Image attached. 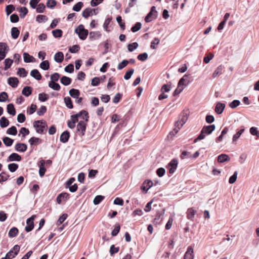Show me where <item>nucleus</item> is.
Listing matches in <instances>:
<instances>
[{
	"mask_svg": "<svg viewBox=\"0 0 259 259\" xmlns=\"http://www.w3.org/2000/svg\"><path fill=\"white\" fill-rule=\"evenodd\" d=\"M45 5L42 3H40L38 5L37 8H36V12L37 13H43L45 10Z\"/></svg>",
	"mask_w": 259,
	"mask_h": 259,
	"instance_id": "obj_64",
	"label": "nucleus"
},
{
	"mask_svg": "<svg viewBox=\"0 0 259 259\" xmlns=\"http://www.w3.org/2000/svg\"><path fill=\"white\" fill-rule=\"evenodd\" d=\"M83 5V4L82 2H78L77 4H76L73 7L72 9L73 11H75L76 12H79L82 8Z\"/></svg>",
	"mask_w": 259,
	"mask_h": 259,
	"instance_id": "obj_48",
	"label": "nucleus"
},
{
	"mask_svg": "<svg viewBox=\"0 0 259 259\" xmlns=\"http://www.w3.org/2000/svg\"><path fill=\"white\" fill-rule=\"evenodd\" d=\"M69 95L73 98H76L80 95V92L78 90L72 89L69 91Z\"/></svg>",
	"mask_w": 259,
	"mask_h": 259,
	"instance_id": "obj_32",
	"label": "nucleus"
},
{
	"mask_svg": "<svg viewBox=\"0 0 259 259\" xmlns=\"http://www.w3.org/2000/svg\"><path fill=\"white\" fill-rule=\"evenodd\" d=\"M49 99V95L46 93H40L38 95V100L41 102H45Z\"/></svg>",
	"mask_w": 259,
	"mask_h": 259,
	"instance_id": "obj_41",
	"label": "nucleus"
},
{
	"mask_svg": "<svg viewBox=\"0 0 259 259\" xmlns=\"http://www.w3.org/2000/svg\"><path fill=\"white\" fill-rule=\"evenodd\" d=\"M13 62V61L12 59H10L9 58L5 59L4 63H5V70H7L9 68H10Z\"/></svg>",
	"mask_w": 259,
	"mask_h": 259,
	"instance_id": "obj_40",
	"label": "nucleus"
},
{
	"mask_svg": "<svg viewBox=\"0 0 259 259\" xmlns=\"http://www.w3.org/2000/svg\"><path fill=\"white\" fill-rule=\"evenodd\" d=\"M37 108V106L32 104L30 107L27 109V112L29 114H32L35 112Z\"/></svg>",
	"mask_w": 259,
	"mask_h": 259,
	"instance_id": "obj_49",
	"label": "nucleus"
},
{
	"mask_svg": "<svg viewBox=\"0 0 259 259\" xmlns=\"http://www.w3.org/2000/svg\"><path fill=\"white\" fill-rule=\"evenodd\" d=\"M47 112V107L45 106H41L37 111L39 116H42Z\"/></svg>",
	"mask_w": 259,
	"mask_h": 259,
	"instance_id": "obj_51",
	"label": "nucleus"
},
{
	"mask_svg": "<svg viewBox=\"0 0 259 259\" xmlns=\"http://www.w3.org/2000/svg\"><path fill=\"white\" fill-rule=\"evenodd\" d=\"M120 229V227L119 224H116L115 226L114 230L112 231L111 234L113 236H116L119 233Z\"/></svg>",
	"mask_w": 259,
	"mask_h": 259,
	"instance_id": "obj_61",
	"label": "nucleus"
},
{
	"mask_svg": "<svg viewBox=\"0 0 259 259\" xmlns=\"http://www.w3.org/2000/svg\"><path fill=\"white\" fill-rule=\"evenodd\" d=\"M160 42V40L158 38L155 37L151 42L150 48L152 49H156L157 48L156 45H158Z\"/></svg>",
	"mask_w": 259,
	"mask_h": 259,
	"instance_id": "obj_42",
	"label": "nucleus"
},
{
	"mask_svg": "<svg viewBox=\"0 0 259 259\" xmlns=\"http://www.w3.org/2000/svg\"><path fill=\"white\" fill-rule=\"evenodd\" d=\"M19 34L20 31L17 27H14L11 29V35L13 38H17Z\"/></svg>",
	"mask_w": 259,
	"mask_h": 259,
	"instance_id": "obj_30",
	"label": "nucleus"
},
{
	"mask_svg": "<svg viewBox=\"0 0 259 259\" xmlns=\"http://www.w3.org/2000/svg\"><path fill=\"white\" fill-rule=\"evenodd\" d=\"M230 159L229 156L225 154H222L218 157V161L220 163L229 161Z\"/></svg>",
	"mask_w": 259,
	"mask_h": 259,
	"instance_id": "obj_24",
	"label": "nucleus"
},
{
	"mask_svg": "<svg viewBox=\"0 0 259 259\" xmlns=\"http://www.w3.org/2000/svg\"><path fill=\"white\" fill-rule=\"evenodd\" d=\"M32 88L30 87L26 86L23 88L22 93L25 96L28 97L32 94Z\"/></svg>",
	"mask_w": 259,
	"mask_h": 259,
	"instance_id": "obj_27",
	"label": "nucleus"
},
{
	"mask_svg": "<svg viewBox=\"0 0 259 259\" xmlns=\"http://www.w3.org/2000/svg\"><path fill=\"white\" fill-rule=\"evenodd\" d=\"M196 213V210H195L193 207L188 208L187 211V219L190 220H193Z\"/></svg>",
	"mask_w": 259,
	"mask_h": 259,
	"instance_id": "obj_17",
	"label": "nucleus"
},
{
	"mask_svg": "<svg viewBox=\"0 0 259 259\" xmlns=\"http://www.w3.org/2000/svg\"><path fill=\"white\" fill-rule=\"evenodd\" d=\"M15 10V7L12 5H9L7 6L6 8V12L7 15H10L11 13L13 12Z\"/></svg>",
	"mask_w": 259,
	"mask_h": 259,
	"instance_id": "obj_57",
	"label": "nucleus"
},
{
	"mask_svg": "<svg viewBox=\"0 0 259 259\" xmlns=\"http://www.w3.org/2000/svg\"><path fill=\"white\" fill-rule=\"evenodd\" d=\"M71 80H72L70 78L65 76H63L61 77L60 79V82L64 85H68L71 83Z\"/></svg>",
	"mask_w": 259,
	"mask_h": 259,
	"instance_id": "obj_29",
	"label": "nucleus"
},
{
	"mask_svg": "<svg viewBox=\"0 0 259 259\" xmlns=\"http://www.w3.org/2000/svg\"><path fill=\"white\" fill-rule=\"evenodd\" d=\"M30 75L38 80H40L42 78L41 75L38 70L35 69L31 70L30 72Z\"/></svg>",
	"mask_w": 259,
	"mask_h": 259,
	"instance_id": "obj_23",
	"label": "nucleus"
},
{
	"mask_svg": "<svg viewBox=\"0 0 259 259\" xmlns=\"http://www.w3.org/2000/svg\"><path fill=\"white\" fill-rule=\"evenodd\" d=\"M134 69H133V68L130 69L126 72V73L124 76V78L126 80L129 79L131 77V76H132V74L134 73Z\"/></svg>",
	"mask_w": 259,
	"mask_h": 259,
	"instance_id": "obj_46",
	"label": "nucleus"
},
{
	"mask_svg": "<svg viewBox=\"0 0 259 259\" xmlns=\"http://www.w3.org/2000/svg\"><path fill=\"white\" fill-rule=\"evenodd\" d=\"M104 198V197L102 195H98L95 197L94 199V203L95 205L99 204Z\"/></svg>",
	"mask_w": 259,
	"mask_h": 259,
	"instance_id": "obj_53",
	"label": "nucleus"
},
{
	"mask_svg": "<svg viewBox=\"0 0 259 259\" xmlns=\"http://www.w3.org/2000/svg\"><path fill=\"white\" fill-rule=\"evenodd\" d=\"M215 126L214 124L206 125L203 127L201 131H202V133H204L207 135H209L210 134L215 130Z\"/></svg>",
	"mask_w": 259,
	"mask_h": 259,
	"instance_id": "obj_12",
	"label": "nucleus"
},
{
	"mask_svg": "<svg viewBox=\"0 0 259 259\" xmlns=\"http://www.w3.org/2000/svg\"><path fill=\"white\" fill-rule=\"evenodd\" d=\"M137 58L139 60L144 61L147 59L148 54L146 53L140 54L138 56Z\"/></svg>",
	"mask_w": 259,
	"mask_h": 259,
	"instance_id": "obj_59",
	"label": "nucleus"
},
{
	"mask_svg": "<svg viewBox=\"0 0 259 259\" xmlns=\"http://www.w3.org/2000/svg\"><path fill=\"white\" fill-rule=\"evenodd\" d=\"M80 117L82 119H86V121H89V116L88 112L85 110H81L79 113L73 115L71 116V120H68L67 125L70 128H74L75 127V124L78 121V118Z\"/></svg>",
	"mask_w": 259,
	"mask_h": 259,
	"instance_id": "obj_2",
	"label": "nucleus"
},
{
	"mask_svg": "<svg viewBox=\"0 0 259 259\" xmlns=\"http://www.w3.org/2000/svg\"><path fill=\"white\" fill-rule=\"evenodd\" d=\"M23 58L24 61L26 63L33 62L35 61V58L27 53H23Z\"/></svg>",
	"mask_w": 259,
	"mask_h": 259,
	"instance_id": "obj_25",
	"label": "nucleus"
},
{
	"mask_svg": "<svg viewBox=\"0 0 259 259\" xmlns=\"http://www.w3.org/2000/svg\"><path fill=\"white\" fill-rule=\"evenodd\" d=\"M240 103V102L239 100H235L229 104V106L231 108L234 109L239 106Z\"/></svg>",
	"mask_w": 259,
	"mask_h": 259,
	"instance_id": "obj_63",
	"label": "nucleus"
},
{
	"mask_svg": "<svg viewBox=\"0 0 259 259\" xmlns=\"http://www.w3.org/2000/svg\"><path fill=\"white\" fill-rule=\"evenodd\" d=\"M49 87L54 90L59 91L60 90V86L58 83L55 81H50L49 83Z\"/></svg>",
	"mask_w": 259,
	"mask_h": 259,
	"instance_id": "obj_37",
	"label": "nucleus"
},
{
	"mask_svg": "<svg viewBox=\"0 0 259 259\" xmlns=\"http://www.w3.org/2000/svg\"><path fill=\"white\" fill-rule=\"evenodd\" d=\"M19 12L20 13V16L21 18H24L28 13V10L26 7H22L20 8Z\"/></svg>",
	"mask_w": 259,
	"mask_h": 259,
	"instance_id": "obj_52",
	"label": "nucleus"
},
{
	"mask_svg": "<svg viewBox=\"0 0 259 259\" xmlns=\"http://www.w3.org/2000/svg\"><path fill=\"white\" fill-rule=\"evenodd\" d=\"M40 67L45 70H48L50 67V64L49 61L48 60L42 61L40 64Z\"/></svg>",
	"mask_w": 259,
	"mask_h": 259,
	"instance_id": "obj_38",
	"label": "nucleus"
},
{
	"mask_svg": "<svg viewBox=\"0 0 259 259\" xmlns=\"http://www.w3.org/2000/svg\"><path fill=\"white\" fill-rule=\"evenodd\" d=\"M20 250V246L18 245H15L13 248L9 251L6 255L7 259H12L15 257L18 253Z\"/></svg>",
	"mask_w": 259,
	"mask_h": 259,
	"instance_id": "obj_7",
	"label": "nucleus"
},
{
	"mask_svg": "<svg viewBox=\"0 0 259 259\" xmlns=\"http://www.w3.org/2000/svg\"><path fill=\"white\" fill-rule=\"evenodd\" d=\"M88 122L86 119H82L80 120L77 125V131L80 137L83 136L85 134Z\"/></svg>",
	"mask_w": 259,
	"mask_h": 259,
	"instance_id": "obj_4",
	"label": "nucleus"
},
{
	"mask_svg": "<svg viewBox=\"0 0 259 259\" xmlns=\"http://www.w3.org/2000/svg\"><path fill=\"white\" fill-rule=\"evenodd\" d=\"M7 112L9 114L13 116L16 114V110L13 104H9L7 105Z\"/></svg>",
	"mask_w": 259,
	"mask_h": 259,
	"instance_id": "obj_31",
	"label": "nucleus"
},
{
	"mask_svg": "<svg viewBox=\"0 0 259 259\" xmlns=\"http://www.w3.org/2000/svg\"><path fill=\"white\" fill-rule=\"evenodd\" d=\"M157 12L156 10L155 7L152 6L150 12L146 16L145 20L146 22H150L153 20L157 18Z\"/></svg>",
	"mask_w": 259,
	"mask_h": 259,
	"instance_id": "obj_6",
	"label": "nucleus"
},
{
	"mask_svg": "<svg viewBox=\"0 0 259 259\" xmlns=\"http://www.w3.org/2000/svg\"><path fill=\"white\" fill-rule=\"evenodd\" d=\"M52 33L55 37H60L62 35V31L60 29H56L52 31Z\"/></svg>",
	"mask_w": 259,
	"mask_h": 259,
	"instance_id": "obj_58",
	"label": "nucleus"
},
{
	"mask_svg": "<svg viewBox=\"0 0 259 259\" xmlns=\"http://www.w3.org/2000/svg\"><path fill=\"white\" fill-rule=\"evenodd\" d=\"M29 143L31 145H37L41 143V140L38 138L32 137L29 139Z\"/></svg>",
	"mask_w": 259,
	"mask_h": 259,
	"instance_id": "obj_36",
	"label": "nucleus"
},
{
	"mask_svg": "<svg viewBox=\"0 0 259 259\" xmlns=\"http://www.w3.org/2000/svg\"><path fill=\"white\" fill-rule=\"evenodd\" d=\"M153 186V182L151 180L145 181L141 186V189L146 192Z\"/></svg>",
	"mask_w": 259,
	"mask_h": 259,
	"instance_id": "obj_15",
	"label": "nucleus"
},
{
	"mask_svg": "<svg viewBox=\"0 0 259 259\" xmlns=\"http://www.w3.org/2000/svg\"><path fill=\"white\" fill-rule=\"evenodd\" d=\"M69 198V194L67 193H61L57 197V202L58 204L65 202Z\"/></svg>",
	"mask_w": 259,
	"mask_h": 259,
	"instance_id": "obj_9",
	"label": "nucleus"
},
{
	"mask_svg": "<svg viewBox=\"0 0 259 259\" xmlns=\"http://www.w3.org/2000/svg\"><path fill=\"white\" fill-rule=\"evenodd\" d=\"M70 137V133L68 131L64 132L60 136V141L62 143H66Z\"/></svg>",
	"mask_w": 259,
	"mask_h": 259,
	"instance_id": "obj_21",
	"label": "nucleus"
},
{
	"mask_svg": "<svg viewBox=\"0 0 259 259\" xmlns=\"http://www.w3.org/2000/svg\"><path fill=\"white\" fill-rule=\"evenodd\" d=\"M21 157L18 154L16 153H13L11 154L8 157V161H20L21 160Z\"/></svg>",
	"mask_w": 259,
	"mask_h": 259,
	"instance_id": "obj_19",
	"label": "nucleus"
},
{
	"mask_svg": "<svg viewBox=\"0 0 259 259\" xmlns=\"http://www.w3.org/2000/svg\"><path fill=\"white\" fill-rule=\"evenodd\" d=\"M64 101L65 103L66 106L69 109H72L73 108V105L72 104V100L71 98L69 97H66L64 98Z\"/></svg>",
	"mask_w": 259,
	"mask_h": 259,
	"instance_id": "obj_33",
	"label": "nucleus"
},
{
	"mask_svg": "<svg viewBox=\"0 0 259 259\" xmlns=\"http://www.w3.org/2000/svg\"><path fill=\"white\" fill-rule=\"evenodd\" d=\"M138 47V44L137 42H133L132 44H130L128 45V50L130 52L133 51L135 49H137Z\"/></svg>",
	"mask_w": 259,
	"mask_h": 259,
	"instance_id": "obj_60",
	"label": "nucleus"
},
{
	"mask_svg": "<svg viewBox=\"0 0 259 259\" xmlns=\"http://www.w3.org/2000/svg\"><path fill=\"white\" fill-rule=\"evenodd\" d=\"M7 133L9 135H16L17 133V130L15 126H12L8 129Z\"/></svg>",
	"mask_w": 259,
	"mask_h": 259,
	"instance_id": "obj_45",
	"label": "nucleus"
},
{
	"mask_svg": "<svg viewBox=\"0 0 259 259\" xmlns=\"http://www.w3.org/2000/svg\"><path fill=\"white\" fill-rule=\"evenodd\" d=\"M95 9H93L91 8H87L84 10L83 11L82 13V16L85 18H88L90 15H93V13L96 14L95 13Z\"/></svg>",
	"mask_w": 259,
	"mask_h": 259,
	"instance_id": "obj_16",
	"label": "nucleus"
},
{
	"mask_svg": "<svg viewBox=\"0 0 259 259\" xmlns=\"http://www.w3.org/2000/svg\"><path fill=\"white\" fill-rule=\"evenodd\" d=\"M225 107V104L218 102L215 107V111L219 114H221Z\"/></svg>",
	"mask_w": 259,
	"mask_h": 259,
	"instance_id": "obj_20",
	"label": "nucleus"
},
{
	"mask_svg": "<svg viewBox=\"0 0 259 259\" xmlns=\"http://www.w3.org/2000/svg\"><path fill=\"white\" fill-rule=\"evenodd\" d=\"M8 83L12 87L16 88L18 86L19 80L16 77H9L8 79Z\"/></svg>",
	"mask_w": 259,
	"mask_h": 259,
	"instance_id": "obj_18",
	"label": "nucleus"
},
{
	"mask_svg": "<svg viewBox=\"0 0 259 259\" xmlns=\"http://www.w3.org/2000/svg\"><path fill=\"white\" fill-rule=\"evenodd\" d=\"M19 232L18 229L16 227H13L12 228L8 233V235L11 238H13L16 237Z\"/></svg>",
	"mask_w": 259,
	"mask_h": 259,
	"instance_id": "obj_28",
	"label": "nucleus"
},
{
	"mask_svg": "<svg viewBox=\"0 0 259 259\" xmlns=\"http://www.w3.org/2000/svg\"><path fill=\"white\" fill-rule=\"evenodd\" d=\"M36 20L38 22L41 23L47 21L48 20V18L45 15H38L37 16Z\"/></svg>",
	"mask_w": 259,
	"mask_h": 259,
	"instance_id": "obj_56",
	"label": "nucleus"
},
{
	"mask_svg": "<svg viewBox=\"0 0 259 259\" xmlns=\"http://www.w3.org/2000/svg\"><path fill=\"white\" fill-rule=\"evenodd\" d=\"M18 168V165L15 163H10L8 165V169L11 172H15Z\"/></svg>",
	"mask_w": 259,
	"mask_h": 259,
	"instance_id": "obj_43",
	"label": "nucleus"
},
{
	"mask_svg": "<svg viewBox=\"0 0 259 259\" xmlns=\"http://www.w3.org/2000/svg\"><path fill=\"white\" fill-rule=\"evenodd\" d=\"M189 116V110H183L179 115V120L175 123L176 127L169 134L175 136L181 128L183 125L186 122Z\"/></svg>",
	"mask_w": 259,
	"mask_h": 259,
	"instance_id": "obj_1",
	"label": "nucleus"
},
{
	"mask_svg": "<svg viewBox=\"0 0 259 259\" xmlns=\"http://www.w3.org/2000/svg\"><path fill=\"white\" fill-rule=\"evenodd\" d=\"M67 214H66V213L63 214L61 217H60V218H59V219L57 221L58 225H60L62 224L65 221V220L67 219Z\"/></svg>",
	"mask_w": 259,
	"mask_h": 259,
	"instance_id": "obj_62",
	"label": "nucleus"
},
{
	"mask_svg": "<svg viewBox=\"0 0 259 259\" xmlns=\"http://www.w3.org/2000/svg\"><path fill=\"white\" fill-rule=\"evenodd\" d=\"M33 126L36 128V132L39 134L44 133L47 127L46 122L43 120L35 121Z\"/></svg>",
	"mask_w": 259,
	"mask_h": 259,
	"instance_id": "obj_3",
	"label": "nucleus"
},
{
	"mask_svg": "<svg viewBox=\"0 0 259 259\" xmlns=\"http://www.w3.org/2000/svg\"><path fill=\"white\" fill-rule=\"evenodd\" d=\"M4 143L7 146H11L14 142V140L9 137H6L3 138Z\"/></svg>",
	"mask_w": 259,
	"mask_h": 259,
	"instance_id": "obj_39",
	"label": "nucleus"
},
{
	"mask_svg": "<svg viewBox=\"0 0 259 259\" xmlns=\"http://www.w3.org/2000/svg\"><path fill=\"white\" fill-rule=\"evenodd\" d=\"M36 218L35 215H32L30 218H28L26 221V226L25 227V230L27 232H29L34 228V220Z\"/></svg>",
	"mask_w": 259,
	"mask_h": 259,
	"instance_id": "obj_8",
	"label": "nucleus"
},
{
	"mask_svg": "<svg viewBox=\"0 0 259 259\" xmlns=\"http://www.w3.org/2000/svg\"><path fill=\"white\" fill-rule=\"evenodd\" d=\"M9 124V121L5 116L2 117L0 119V125L2 128L7 127Z\"/></svg>",
	"mask_w": 259,
	"mask_h": 259,
	"instance_id": "obj_34",
	"label": "nucleus"
},
{
	"mask_svg": "<svg viewBox=\"0 0 259 259\" xmlns=\"http://www.w3.org/2000/svg\"><path fill=\"white\" fill-rule=\"evenodd\" d=\"M223 69V67L222 65L219 66L214 71V72L212 74V77L213 78H215L217 76L220 75L222 73Z\"/></svg>",
	"mask_w": 259,
	"mask_h": 259,
	"instance_id": "obj_35",
	"label": "nucleus"
},
{
	"mask_svg": "<svg viewBox=\"0 0 259 259\" xmlns=\"http://www.w3.org/2000/svg\"><path fill=\"white\" fill-rule=\"evenodd\" d=\"M178 160L176 159H173L168 164V167L169 168V172L170 174L174 173L176 170L178 166Z\"/></svg>",
	"mask_w": 259,
	"mask_h": 259,
	"instance_id": "obj_10",
	"label": "nucleus"
},
{
	"mask_svg": "<svg viewBox=\"0 0 259 259\" xmlns=\"http://www.w3.org/2000/svg\"><path fill=\"white\" fill-rule=\"evenodd\" d=\"M54 59L58 63H61L64 59V55L62 52H59L57 53L54 56Z\"/></svg>",
	"mask_w": 259,
	"mask_h": 259,
	"instance_id": "obj_26",
	"label": "nucleus"
},
{
	"mask_svg": "<svg viewBox=\"0 0 259 259\" xmlns=\"http://www.w3.org/2000/svg\"><path fill=\"white\" fill-rule=\"evenodd\" d=\"M194 251L192 246H189L187 251L185 252L184 258V259H194Z\"/></svg>",
	"mask_w": 259,
	"mask_h": 259,
	"instance_id": "obj_11",
	"label": "nucleus"
},
{
	"mask_svg": "<svg viewBox=\"0 0 259 259\" xmlns=\"http://www.w3.org/2000/svg\"><path fill=\"white\" fill-rule=\"evenodd\" d=\"M75 32L78 34L79 37L82 40L87 38L89 32L87 29H85L83 25H79L75 29Z\"/></svg>",
	"mask_w": 259,
	"mask_h": 259,
	"instance_id": "obj_5",
	"label": "nucleus"
},
{
	"mask_svg": "<svg viewBox=\"0 0 259 259\" xmlns=\"http://www.w3.org/2000/svg\"><path fill=\"white\" fill-rule=\"evenodd\" d=\"M119 250V247H115L114 245H112L110 248V253L111 256H113L115 253H117Z\"/></svg>",
	"mask_w": 259,
	"mask_h": 259,
	"instance_id": "obj_44",
	"label": "nucleus"
},
{
	"mask_svg": "<svg viewBox=\"0 0 259 259\" xmlns=\"http://www.w3.org/2000/svg\"><path fill=\"white\" fill-rule=\"evenodd\" d=\"M27 72L24 68H19L18 71L17 72L18 75L23 77H26L27 75Z\"/></svg>",
	"mask_w": 259,
	"mask_h": 259,
	"instance_id": "obj_47",
	"label": "nucleus"
},
{
	"mask_svg": "<svg viewBox=\"0 0 259 259\" xmlns=\"http://www.w3.org/2000/svg\"><path fill=\"white\" fill-rule=\"evenodd\" d=\"M129 63V62L126 60H123L121 62L118 64L117 68L119 70H121L125 67H126L127 64Z\"/></svg>",
	"mask_w": 259,
	"mask_h": 259,
	"instance_id": "obj_50",
	"label": "nucleus"
},
{
	"mask_svg": "<svg viewBox=\"0 0 259 259\" xmlns=\"http://www.w3.org/2000/svg\"><path fill=\"white\" fill-rule=\"evenodd\" d=\"M15 148L18 152H24L26 151L27 146L24 143H17L15 145Z\"/></svg>",
	"mask_w": 259,
	"mask_h": 259,
	"instance_id": "obj_14",
	"label": "nucleus"
},
{
	"mask_svg": "<svg viewBox=\"0 0 259 259\" xmlns=\"http://www.w3.org/2000/svg\"><path fill=\"white\" fill-rule=\"evenodd\" d=\"M244 128H242L241 130H240L239 131H238L236 134H235L234 136H233V142H235L237 140V139L240 137V136L241 135V134L243 133V132H244Z\"/></svg>",
	"mask_w": 259,
	"mask_h": 259,
	"instance_id": "obj_55",
	"label": "nucleus"
},
{
	"mask_svg": "<svg viewBox=\"0 0 259 259\" xmlns=\"http://www.w3.org/2000/svg\"><path fill=\"white\" fill-rule=\"evenodd\" d=\"M141 24L140 22H137L134 26L131 28V30L133 32H136L139 30L141 28Z\"/></svg>",
	"mask_w": 259,
	"mask_h": 259,
	"instance_id": "obj_54",
	"label": "nucleus"
},
{
	"mask_svg": "<svg viewBox=\"0 0 259 259\" xmlns=\"http://www.w3.org/2000/svg\"><path fill=\"white\" fill-rule=\"evenodd\" d=\"M9 50V47L6 43L0 42V54L6 55Z\"/></svg>",
	"mask_w": 259,
	"mask_h": 259,
	"instance_id": "obj_22",
	"label": "nucleus"
},
{
	"mask_svg": "<svg viewBox=\"0 0 259 259\" xmlns=\"http://www.w3.org/2000/svg\"><path fill=\"white\" fill-rule=\"evenodd\" d=\"M45 161L44 160H40L39 162V176L42 177L45 175L46 169L45 167Z\"/></svg>",
	"mask_w": 259,
	"mask_h": 259,
	"instance_id": "obj_13",
	"label": "nucleus"
}]
</instances>
